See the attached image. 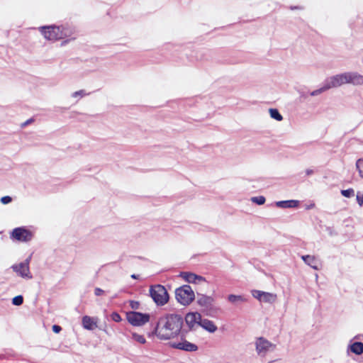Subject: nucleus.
<instances>
[{"instance_id": "obj_1", "label": "nucleus", "mask_w": 363, "mask_h": 363, "mask_svg": "<svg viewBox=\"0 0 363 363\" xmlns=\"http://www.w3.org/2000/svg\"><path fill=\"white\" fill-rule=\"evenodd\" d=\"M183 323L181 315L167 314L159 318L155 334L160 340L173 339L180 334Z\"/></svg>"}, {"instance_id": "obj_2", "label": "nucleus", "mask_w": 363, "mask_h": 363, "mask_svg": "<svg viewBox=\"0 0 363 363\" xmlns=\"http://www.w3.org/2000/svg\"><path fill=\"white\" fill-rule=\"evenodd\" d=\"M177 301L183 306L189 305L195 298L194 292L189 285H183L175 290Z\"/></svg>"}, {"instance_id": "obj_3", "label": "nucleus", "mask_w": 363, "mask_h": 363, "mask_svg": "<svg viewBox=\"0 0 363 363\" xmlns=\"http://www.w3.org/2000/svg\"><path fill=\"white\" fill-rule=\"evenodd\" d=\"M150 294L153 301L158 306H164L168 302V293L162 285L157 284L150 286Z\"/></svg>"}, {"instance_id": "obj_4", "label": "nucleus", "mask_w": 363, "mask_h": 363, "mask_svg": "<svg viewBox=\"0 0 363 363\" xmlns=\"http://www.w3.org/2000/svg\"><path fill=\"white\" fill-rule=\"evenodd\" d=\"M150 315L135 311L126 313V319L130 324L134 326H141L150 320Z\"/></svg>"}, {"instance_id": "obj_5", "label": "nucleus", "mask_w": 363, "mask_h": 363, "mask_svg": "<svg viewBox=\"0 0 363 363\" xmlns=\"http://www.w3.org/2000/svg\"><path fill=\"white\" fill-rule=\"evenodd\" d=\"M44 37L49 40H57L63 38V33L60 27L50 26L40 28Z\"/></svg>"}, {"instance_id": "obj_6", "label": "nucleus", "mask_w": 363, "mask_h": 363, "mask_svg": "<svg viewBox=\"0 0 363 363\" xmlns=\"http://www.w3.org/2000/svg\"><path fill=\"white\" fill-rule=\"evenodd\" d=\"M33 237V233L25 227L16 228L11 233V238L19 242H28Z\"/></svg>"}, {"instance_id": "obj_7", "label": "nucleus", "mask_w": 363, "mask_h": 363, "mask_svg": "<svg viewBox=\"0 0 363 363\" xmlns=\"http://www.w3.org/2000/svg\"><path fill=\"white\" fill-rule=\"evenodd\" d=\"M30 258L26 259L23 262L14 264L11 267L13 270L23 278H32L29 269Z\"/></svg>"}, {"instance_id": "obj_8", "label": "nucleus", "mask_w": 363, "mask_h": 363, "mask_svg": "<svg viewBox=\"0 0 363 363\" xmlns=\"http://www.w3.org/2000/svg\"><path fill=\"white\" fill-rule=\"evenodd\" d=\"M252 296L259 301L265 303H274L277 300V295L272 293L264 292L259 290L252 291Z\"/></svg>"}, {"instance_id": "obj_9", "label": "nucleus", "mask_w": 363, "mask_h": 363, "mask_svg": "<svg viewBox=\"0 0 363 363\" xmlns=\"http://www.w3.org/2000/svg\"><path fill=\"white\" fill-rule=\"evenodd\" d=\"M326 84L329 89L347 84V72L330 77Z\"/></svg>"}, {"instance_id": "obj_10", "label": "nucleus", "mask_w": 363, "mask_h": 363, "mask_svg": "<svg viewBox=\"0 0 363 363\" xmlns=\"http://www.w3.org/2000/svg\"><path fill=\"white\" fill-rule=\"evenodd\" d=\"M171 346L173 348L188 352H194L198 350V347L195 344L191 343L187 340L183 339L179 342L172 343Z\"/></svg>"}, {"instance_id": "obj_11", "label": "nucleus", "mask_w": 363, "mask_h": 363, "mask_svg": "<svg viewBox=\"0 0 363 363\" xmlns=\"http://www.w3.org/2000/svg\"><path fill=\"white\" fill-rule=\"evenodd\" d=\"M272 347H275V345L265 338L260 337L257 339L256 350L258 354H265Z\"/></svg>"}, {"instance_id": "obj_12", "label": "nucleus", "mask_w": 363, "mask_h": 363, "mask_svg": "<svg viewBox=\"0 0 363 363\" xmlns=\"http://www.w3.org/2000/svg\"><path fill=\"white\" fill-rule=\"evenodd\" d=\"M201 315L198 312L188 313L185 316L186 323L190 328L199 325L201 322Z\"/></svg>"}, {"instance_id": "obj_13", "label": "nucleus", "mask_w": 363, "mask_h": 363, "mask_svg": "<svg viewBox=\"0 0 363 363\" xmlns=\"http://www.w3.org/2000/svg\"><path fill=\"white\" fill-rule=\"evenodd\" d=\"M347 84L354 85L363 84V76L354 72H347Z\"/></svg>"}, {"instance_id": "obj_14", "label": "nucleus", "mask_w": 363, "mask_h": 363, "mask_svg": "<svg viewBox=\"0 0 363 363\" xmlns=\"http://www.w3.org/2000/svg\"><path fill=\"white\" fill-rule=\"evenodd\" d=\"M302 259L305 262L306 264L311 267L315 269H318L320 263L314 256L311 255H303L301 257Z\"/></svg>"}, {"instance_id": "obj_15", "label": "nucleus", "mask_w": 363, "mask_h": 363, "mask_svg": "<svg viewBox=\"0 0 363 363\" xmlns=\"http://www.w3.org/2000/svg\"><path fill=\"white\" fill-rule=\"evenodd\" d=\"M82 325L85 329L93 330L96 328V322L90 316L84 315L82 318Z\"/></svg>"}, {"instance_id": "obj_16", "label": "nucleus", "mask_w": 363, "mask_h": 363, "mask_svg": "<svg viewBox=\"0 0 363 363\" xmlns=\"http://www.w3.org/2000/svg\"><path fill=\"white\" fill-rule=\"evenodd\" d=\"M199 325L211 333H213L217 330V327L213 322L208 319L201 318Z\"/></svg>"}, {"instance_id": "obj_17", "label": "nucleus", "mask_w": 363, "mask_h": 363, "mask_svg": "<svg viewBox=\"0 0 363 363\" xmlns=\"http://www.w3.org/2000/svg\"><path fill=\"white\" fill-rule=\"evenodd\" d=\"M298 206V201L289 200L277 202V206L280 208H296Z\"/></svg>"}, {"instance_id": "obj_18", "label": "nucleus", "mask_w": 363, "mask_h": 363, "mask_svg": "<svg viewBox=\"0 0 363 363\" xmlns=\"http://www.w3.org/2000/svg\"><path fill=\"white\" fill-rule=\"evenodd\" d=\"M350 350L355 354H362L363 353V343L355 342L350 345Z\"/></svg>"}, {"instance_id": "obj_19", "label": "nucleus", "mask_w": 363, "mask_h": 363, "mask_svg": "<svg viewBox=\"0 0 363 363\" xmlns=\"http://www.w3.org/2000/svg\"><path fill=\"white\" fill-rule=\"evenodd\" d=\"M198 303L202 306H208L211 304L213 298L210 296H202L198 298Z\"/></svg>"}, {"instance_id": "obj_20", "label": "nucleus", "mask_w": 363, "mask_h": 363, "mask_svg": "<svg viewBox=\"0 0 363 363\" xmlns=\"http://www.w3.org/2000/svg\"><path fill=\"white\" fill-rule=\"evenodd\" d=\"M184 277L188 282H195L196 279H203V277L193 273H184Z\"/></svg>"}, {"instance_id": "obj_21", "label": "nucleus", "mask_w": 363, "mask_h": 363, "mask_svg": "<svg viewBox=\"0 0 363 363\" xmlns=\"http://www.w3.org/2000/svg\"><path fill=\"white\" fill-rule=\"evenodd\" d=\"M269 113H270V116L272 118H274L278 121H281L283 119L282 116L279 113L278 110L276 108H270Z\"/></svg>"}, {"instance_id": "obj_22", "label": "nucleus", "mask_w": 363, "mask_h": 363, "mask_svg": "<svg viewBox=\"0 0 363 363\" xmlns=\"http://www.w3.org/2000/svg\"><path fill=\"white\" fill-rule=\"evenodd\" d=\"M132 338L135 341H136V342H139L140 344H145L146 342V340H145V338L144 337L143 335H139V334L135 333H132Z\"/></svg>"}, {"instance_id": "obj_23", "label": "nucleus", "mask_w": 363, "mask_h": 363, "mask_svg": "<svg viewBox=\"0 0 363 363\" xmlns=\"http://www.w3.org/2000/svg\"><path fill=\"white\" fill-rule=\"evenodd\" d=\"M228 299L231 303H235L237 301H243L245 299L242 296L230 294L228 296Z\"/></svg>"}, {"instance_id": "obj_24", "label": "nucleus", "mask_w": 363, "mask_h": 363, "mask_svg": "<svg viewBox=\"0 0 363 363\" xmlns=\"http://www.w3.org/2000/svg\"><path fill=\"white\" fill-rule=\"evenodd\" d=\"M341 194L345 197L350 198L354 196V191L353 189L351 188L345 190H342Z\"/></svg>"}, {"instance_id": "obj_25", "label": "nucleus", "mask_w": 363, "mask_h": 363, "mask_svg": "<svg viewBox=\"0 0 363 363\" xmlns=\"http://www.w3.org/2000/svg\"><path fill=\"white\" fill-rule=\"evenodd\" d=\"M23 302V298L22 296H16L12 299V303L15 306H21Z\"/></svg>"}, {"instance_id": "obj_26", "label": "nucleus", "mask_w": 363, "mask_h": 363, "mask_svg": "<svg viewBox=\"0 0 363 363\" xmlns=\"http://www.w3.org/2000/svg\"><path fill=\"white\" fill-rule=\"evenodd\" d=\"M252 201L259 205L264 204L265 202V198L262 196L252 197Z\"/></svg>"}, {"instance_id": "obj_27", "label": "nucleus", "mask_w": 363, "mask_h": 363, "mask_svg": "<svg viewBox=\"0 0 363 363\" xmlns=\"http://www.w3.org/2000/svg\"><path fill=\"white\" fill-rule=\"evenodd\" d=\"M329 89V86H328L327 84H325L323 87H321L319 89L315 90L311 93L312 96L318 95L325 91H327Z\"/></svg>"}, {"instance_id": "obj_28", "label": "nucleus", "mask_w": 363, "mask_h": 363, "mask_svg": "<svg viewBox=\"0 0 363 363\" xmlns=\"http://www.w3.org/2000/svg\"><path fill=\"white\" fill-rule=\"evenodd\" d=\"M111 318L112 320L117 322V323L121 322L122 320L121 315L117 312L112 313L111 315Z\"/></svg>"}, {"instance_id": "obj_29", "label": "nucleus", "mask_w": 363, "mask_h": 363, "mask_svg": "<svg viewBox=\"0 0 363 363\" xmlns=\"http://www.w3.org/2000/svg\"><path fill=\"white\" fill-rule=\"evenodd\" d=\"M363 162V159H359L356 162V167L359 172V176L363 178V170L360 168V164Z\"/></svg>"}, {"instance_id": "obj_30", "label": "nucleus", "mask_w": 363, "mask_h": 363, "mask_svg": "<svg viewBox=\"0 0 363 363\" xmlns=\"http://www.w3.org/2000/svg\"><path fill=\"white\" fill-rule=\"evenodd\" d=\"M129 304L132 309L138 310L140 308V303L137 301H130Z\"/></svg>"}, {"instance_id": "obj_31", "label": "nucleus", "mask_w": 363, "mask_h": 363, "mask_svg": "<svg viewBox=\"0 0 363 363\" xmlns=\"http://www.w3.org/2000/svg\"><path fill=\"white\" fill-rule=\"evenodd\" d=\"M357 201L359 206H363V194H357Z\"/></svg>"}, {"instance_id": "obj_32", "label": "nucleus", "mask_w": 363, "mask_h": 363, "mask_svg": "<svg viewBox=\"0 0 363 363\" xmlns=\"http://www.w3.org/2000/svg\"><path fill=\"white\" fill-rule=\"evenodd\" d=\"M1 201L4 204H7L11 201V198L9 196H6L1 199Z\"/></svg>"}, {"instance_id": "obj_33", "label": "nucleus", "mask_w": 363, "mask_h": 363, "mask_svg": "<svg viewBox=\"0 0 363 363\" xmlns=\"http://www.w3.org/2000/svg\"><path fill=\"white\" fill-rule=\"evenodd\" d=\"M104 293V290L100 288H96L94 289V294L97 296L103 295Z\"/></svg>"}, {"instance_id": "obj_34", "label": "nucleus", "mask_w": 363, "mask_h": 363, "mask_svg": "<svg viewBox=\"0 0 363 363\" xmlns=\"http://www.w3.org/2000/svg\"><path fill=\"white\" fill-rule=\"evenodd\" d=\"M62 330V328L60 325H54L52 326V331L55 333H58Z\"/></svg>"}, {"instance_id": "obj_35", "label": "nucleus", "mask_w": 363, "mask_h": 363, "mask_svg": "<svg viewBox=\"0 0 363 363\" xmlns=\"http://www.w3.org/2000/svg\"><path fill=\"white\" fill-rule=\"evenodd\" d=\"M82 92L83 91H76L74 93L73 96H77V95L80 96L81 94H82Z\"/></svg>"}, {"instance_id": "obj_36", "label": "nucleus", "mask_w": 363, "mask_h": 363, "mask_svg": "<svg viewBox=\"0 0 363 363\" xmlns=\"http://www.w3.org/2000/svg\"><path fill=\"white\" fill-rule=\"evenodd\" d=\"M306 175L308 176V175L312 174L313 173V171L312 169H306Z\"/></svg>"}, {"instance_id": "obj_37", "label": "nucleus", "mask_w": 363, "mask_h": 363, "mask_svg": "<svg viewBox=\"0 0 363 363\" xmlns=\"http://www.w3.org/2000/svg\"><path fill=\"white\" fill-rule=\"evenodd\" d=\"M33 120L32 119H30V120H28L27 121H26L23 125H28L30 123H31Z\"/></svg>"}, {"instance_id": "obj_38", "label": "nucleus", "mask_w": 363, "mask_h": 363, "mask_svg": "<svg viewBox=\"0 0 363 363\" xmlns=\"http://www.w3.org/2000/svg\"><path fill=\"white\" fill-rule=\"evenodd\" d=\"M131 277H132L133 279H138V276H137V275H135V274H132V275H131Z\"/></svg>"}]
</instances>
